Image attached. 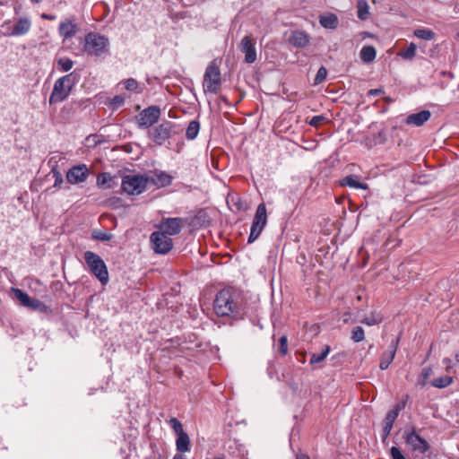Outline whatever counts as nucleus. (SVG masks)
Listing matches in <instances>:
<instances>
[{"mask_svg": "<svg viewBox=\"0 0 459 459\" xmlns=\"http://www.w3.org/2000/svg\"><path fill=\"white\" fill-rule=\"evenodd\" d=\"M238 294L231 289L220 290L213 301V309L219 316L241 317Z\"/></svg>", "mask_w": 459, "mask_h": 459, "instance_id": "obj_1", "label": "nucleus"}, {"mask_svg": "<svg viewBox=\"0 0 459 459\" xmlns=\"http://www.w3.org/2000/svg\"><path fill=\"white\" fill-rule=\"evenodd\" d=\"M83 50L90 56H101L108 53V39L98 32H90L84 38Z\"/></svg>", "mask_w": 459, "mask_h": 459, "instance_id": "obj_2", "label": "nucleus"}, {"mask_svg": "<svg viewBox=\"0 0 459 459\" xmlns=\"http://www.w3.org/2000/svg\"><path fill=\"white\" fill-rule=\"evenodd\" d=\"M74 74L71 73L58 78L54 84L53 91L49 97V103H58L65 100L69 95L75 83Z\"/></svg>", "mask_w": 459, "mask_h": 459, "instance_id": "obj_3", "label": "nucleus"}, {"mask_svg": "<svg viewBox=\"0 0 459 459\" xmlns=\"http://www.w3.org/2000/svg\"><path fill=\"white\" fill-rule=\"evenodd\" d=\"M84 259L91 273L101 284H107L108 282V272L103 259L92 251H86Z\"/></svg>", "mask_w": 459, "mask_h": 459, "instance_id": "obj_4", "label": "nucleus"}, {"mask_svg": "<svg viewBox=\"0 0 459 459\" xmlns=\"http://www.w3.org/2000/svg\"><path fill=\"white\" fill-rule=\"evenodd\" d=\"M221 85V71L215 61L210 63V65L206 67L204 81H203V88L205 93H213L216 94L219 92Z\"/></svg>", "mask_w": 459, "mask_h": 459, "instance_id": "obj_5", "label": "nucleus"}, {"mask_svg": "<svg viewBox=\"0 0 459 459\" xmlns=\"http://www.w3.org/2000/svg\"><path fill=\"white\" fill-rule=\"evenodd\" d=\"M179 133L177 124L171 121H163L150 131L151 139L158 145H162L167 140Z\"/></svg>", "mask_w": 459, "mask_h": 459, "instance_id": "obj_6", "label": "nucleus"}, {"mask_svg": "<svg viewBox=\"0 0 459 459\" xmlns=\"http://www.w3.org/2000/svg\"><path fill=\"white\" fill-rule=\"evenodd\" d=\"M148 181V178L142 175H126L122 179V188L128 195H140L146 189Z\"/></svg>", "mask_w": 459, "mask_h": 459, "instance_id": "obj_7", "label": "nucleus"}, {"mask_svg": "<svg viewBox=\"0 0 459 459\" xmlns=\"http://www.w3.org/2000/svg\"><path fill=\"white\" fill-rule=\"evenodd\" d=\"M267 224V212L266 207L264 203L260 204L255 211L254 220L252 222L250 235L248 237L247 242L253 243L255 240L258 238L261 235L263 230Z\"/></svg>", "mask_w": 459, "mask_h": 459, "instance_id": "obj_8", "label": "nucleus"}, {"mask_svg": "<svg viewBox=\"0 0 459 459\" xmlns=\"http://www.w3.org/2000/svg\"><path fill=\"white\" fill-rule=\"evenodd\" d=\"M405 440L411 446L414 452L424 455L428 459H431L430 446L428 441L419 436L415 429L405 432Z\"/></svg>", "mask_w": 459, "mask_h": 459, "instance_id": "obj_9", "label": "nucleus"}, {"mask_svg": "<svg viewBox=\"0 0 459 459\" xmlns=\"http://www.w3.org/2000/svg\"><path fill=\"white\" fill-rule=\"evenodd\" d=\"M152 247L157 254H167L173 247V241L170 237L167 236L164 232L154 231L152 233L151 238Z\"/></svg>", "mask_w": 459, "mask_h": 459, "instance_id": "obj_10", "label": "nucleus"}, {"mask_svg": "<svg viewBox=\"0 0 459 459\" xmlns=\"http://www.w3.org/2000/svg\"><path fill=\"white\" fill-rule=\"evenodd\" d=\"M160 108L157 106H151L144 108L138 116L140 127L148 128L154 125L160 118Z\"/></svg>", "mask_w": 459, "mask_h": 459, "instance_id": "obj_11", "label": "nucleus"}, {"mask_svg": "<svg viewBox=\"0 0 459 459\" xmlns=\"http://www.w3.org/2000/svg\"><path fill=\"white\" fill-rule=\"evenodd\" d=\"M89 169L85 164L72 167L66 173V179L70 184L75 185L86 181Z\"/></svg>", "mask_w": 459, "mask_h": 459, "instance_id": "obj_12", "label": "nucleus"}, {"mask_svg": "<svg viewBox=\"0 0 459 459\" xmlns=\"http://www.w3.org/2000/svg\"><path fill=\"white\" fill-rule=\"evenodd\" d=\"M184 222L185 220L179 217L164 219L160 223V232H164L169 237L177 235L181 231Z\"/></svg>", "mask_w": 459, "mask_h": 459, "instance_id": "obj_13", "label": "nucleus"}, {"mask_svg": "<svg viewBox=\"0 0 459 459\" xmlns=\"http://www.w3.org/2000/svg\"><path fill=\"white\" fill-rule=\"evenodd\" d=\"M240 51L245 54V62L253 64L256 60L255 42L250 36H245L239 44Z\"/></svg>", "mask_w": 459, "mask_h": 459, "instance_id": "obj_14", "label": "nucleus"}, {"mask_svg": "<svg viewBox=\"0 0 459 459\" xmlns=\"http://www.w3.org/2000/svg\"><path fill=\"white\" fill-rule=\"evenodd\" d=\"M400 338L396 337L395 339L392 340L391 343L388 346V349L386 351H385L380 359L379 368L382 370H385L388 368L389 365L394 360L396 351L398 348Z\"/></svg>", "mask_w": 459, "mask_h": 459, "instance_id": "obj_15", "label": "nucleus"}, {"mask_svg": "<svg viewBox=\"0 0 459 459\" xmlns=\"http://www.w3.org/2000/svg\"><path fill=\"white\" fill-rule=\"evenodd\" d=\"M404 407V404H397L393 410L389 411L384 420L383 425V439L385 440L389 435L393 429L394 422L397 419L400 411Z\"/></svg>", "mask_w": 459, "mask_h": 459, "instance_id": "obj_16", "label": "nucleus"}, {"mask_svg": "<svg viewBox=\"0 0 459 459\" xmlns=\"http://www.w3.org/2000/svg\"><path fill=\"white\" fill-rule=\"evenodd\" d=\"M79 27L74 20L65 19L61 22L58 27V33L64 39H71L76 35Z\"/></svg>", "mask_w": 459, "mask_h": 459, "instance_id": "obj_17", "label": "nucleus"}, {"mask_svg": "<svg viewBox=\"0 0 459 459\" xmlns=\"http://www.w3.org/2000/svg\"><path fill=\"white\" fill-rule=\"evenodd\" d=\"M310 37L304 30L292 31L289 42L296 48H305L309 44Z\"/></svg>", "mask_w": 459, "mask_h": 459, "instance_id": "obj_18", "label": "nucleus"}, {"mask_svg": "<svg viewBox=\"0 0 459 459\" xmlns=\"http://www.w3.org/2000/svg\"><path fill=\"white\" fill-rule=\"evenodd\" d=\"M31 28V22L27 17H21L12 29L11 34L13 36H22L30 31Z\"/></svg>", "mask_w": 459, "mask_h": 459, "instance_id": "obj_19", "label": "nucleus"}, {"mask_svg": "<svg viewBox=\"0 0 459 459\" xmlns=\"http://www.w3.org/2000/svg\"><path fill=\"white\" fill-rule=\"evenodd\" d=\"M430 116L431 113L429 110H422L415 114H411L406 117V124L413 125L415 126H421L430 118Z\"/></svg>", "mask_w": 459, "mask_h": 459, "instance_id": "obj_20", "label": "nucleus"}, {"mask_svg": "<svg viewBox=\"0 0 459 459\" xmlns=\"http://www.w3.org/2000/svg\"><path fill=\"white\" fill-rule=\"evenodd\" d=\"M319 23L325 29L334 30L338 27V17L333 13H328L319 16Z\"/></svg>", "mask_w": 459, "mask_h": 459, "instance_id": "obj_21", "label": "nucleus"}, {"mask_svg": "<svg viewBox=\"0 0 459 459\" xmlns=\"http://www.w3.org/2000/svg\"><path fill=\"white\" fill-rule=\"evenodd\" d=\"M176 447L179 453H186L190 451V438L186 432L178 435L176 440Z\"/></svg>", "mask_w": 459, "mask_h": 459, "instance_id": "obj_22", "label": "nucleus"}, {"mask_svg": "<svg viewBox=\"0 0 459 459\" xmlns=\"http://www.w3.org/2000/svg\"><path fill=\"white\" fill-rule=\"evenodd\" d=\"M360 58L364 63H371L377 56L376 48L373 46H364L360 50Z\"/></svg>", "mask_w": 459, "mask_h": 459, "instance_id": "obj_23", "label": "nucleus"}, {"mask_svg": "<svg viewBox=\"0 0 459 459\" xmlns=\"http://www.w3.org/2000/svg\"><path fill=\"white\" fill-rule=\"evenodd\" d=\"M342 186H348L350 187L357 188V189H367L368 185L366 183H361L358 180V178L354 175H350L345 177L342 181Z\"/></svg>", "mask_w": 459, "mask_h": 459, "instance_id": "obj_24", "label": "nucleus"}, {"mask_svg": "<svg viewBox=\"0 0 459 459\" xmlns=\"http://www.w3.org/2000/svg\"><path fill=\"white\" fill-rule=\"evenodd\" d=\"M383 321V316L377 311H373L369 316L363 318L360 323L368 326L379 325Z\"/></svg>", "mask_w": 459, "mask_h": 459, "instance_id": "obj_25", "label": "nucleus"}, {"mask_svg": "<svg viewBox=\"0 0 459 459\" xmlns=\"http://www.w3.org/2000/svg\"><path fill=\"white\" fill-rule=\"evenodd\" d=\"M200 130V123L196 120H192L186 128V136L188 140H194L198 135Z\"/></svg>", "mask_w": 459, "mask_h": 459, "instance_id": "obj_26", "label": "nucleus"}, {"mask_svg": "<svg viewBox=\"0 0 459 459\" xmlns=\"http://www.w3.org/2000/svg\"><path fill=\"white\" fill-rule=\"evenodd\" d=\"M12 291L13 292L15 298L20 301L22 305H23L26 307H29L32 299L26 292L16 288H13Z\"/></svg>", "mask_w": 459, "mask_h": 459, "instance_id": "obj_27", "label": "nucleus"}, {"mask_svg": "<svg viewBox=\"0 0 459 459\" xmlns=\"http://www.w3.org/2000/svg\"><path fill=\"white\" fill-rule=\"evenodd\" d=\"M152 181L158 186H166L171 184L172 177L165 172H160L155 178H152Z\"/></svg>", "mask_w": 459, "mask_h": 459, "instance_id": "obj_28", "label": "nucleus"}, {"mask_svg": "<svg viewBox=\"0 0 459 459\" xmlns=\"http://www.w3.org/2000/svg\"><path fill=\"white\" fill-rule=\"evenodd\" d=\"M330 351H331L330 346L325 345V347L320 354L314 353L311 355L309 363L311 365L321 363L322 361H324L325 359V358L329 354Z\"/></svg>", "mask_w": 459, "mask_h": 459, "instance_id": "obj_29", "label": "nucleus"}, {"mask_svg": "<svg viewBox=\"0 0 459 459\" xmlns=\"http://www.w3.org/2000/svg\"><path fill=\"white\" fill-rule=\"evenodd\" d=\"M417 46L414 43H411L406 49H403L398 53V56L405 60H412L416 56Z\"/></svg>", "mask_w": 459, "mask_h": 459, "instance_id": "obj_30", "label": "nucleus"}, {"mask_svg": "<svg viewBox=\"0 0 459 459\" xmlns=\"http://www.w3.org/2000/svg\"><path fill=\"white\" fill-rule=\"evenodd\" d=\"M414 36L425 39V40H431L435 38V32L429 29H417L413 32Z\"/></svg>", "mask_w": 459, "mask_h": 459, "instance_id": "obj_31", "label": "nucleus"}, {"mask_svg": "<svg viewBox=\"0 0 459 459\" xmlns=\"http://www.w3.org/2000/svg\"><path fill=\"white\" fill-rule=\"evenodd\" d=\"M112 180V177L109 173L102 172L97 177V186L104 188H110L111 186L108 183Z\"/></svg>", "mask_w": 459, "mask_h": 459, "instance_id": "obj_32", "label": "nucleus"}, {"mask_svg": "<svg viewBox=\"0 0 459 459\" xmlns=\"http://www.w3.org/2000/svg\"><path fill=\"white\" fill-rule=\"evenodd\" d=\"M452 382H453V378L451 377L445 376V377H439L435 378L431 382V385L437 388H445V387L448 386Z\"/></svg>", "mask_w": 459, "mask_h": 459, "instance_id": "obj_33", "label": "nucleus"}, {"mask_svg": "<svg viewBox=\"0 0 459 459\" xmlns=\"http://www.w3.org/2000/svg\"><path fill=\"white\" fill-rule=\"evenodd\" d=\"M29 307L42 313H48L50 311L49 307L47 305H45L42 301L37 299H31Z\"/></svg>", "mask_w": 459, "mask_h": 459, "instance_id": "obj_34", "label": "nucleus"}, {"mask_svg": "<svg viewBox=\"0 0 459 459\" xmlns=\"http://www.w3.org/2000/svg\"><path fill=\"white\" fill-rule=\"evenodd\" d=\"M351 339L354 342H360L365 339V332L361 326H356L351 331Z\"/></svg>", "mask_w": 459, "mask_h": 459, "instance_id": "obj_35", "label": "nucleus"}, {"mask_svg": "<svg viewBox=\"0 0 459 459\" xmlns=\"http://www.w3.org/2000/svg\"><path fill=\"white\" fill-rule=\"evenodd\" d=\"M113 235L111 233L101 231V230H93L92 231V238L100 241H108L112 239Z\"/></svg>", "mask_w": 459, "mask_h": 459, "instance_id": "obj_36", "label": "nucleus"}, {"mask_svg": "<svg viewBox=\"0 0 459 459\" xmlns=\"http://www.w3.org/2000/svg\"><path fill=\"white\" fill-rule=\"evenodd\" d=\"M119 84H123L125 89L131 91H136L139 88L138 82L134 78L126 79L121 82Z\"/></svg>", "mask_w": 459, "mask_h": 459, "instance_id": "obj_37", "label": "nucleus"}, {"mask_svg": "<svg viewBox=\"0 0 459 459\" xmlns=\"http://www.w3.org/2000/svg\"><path fill=\"white\" fill-rule=\"evenodd\" d=\"M368 5L366 1H359L358 3V17L360 20H365L367 18Z\"/></svg>", "mask_w": 459, "mask_h": 459, "instance_id": "obj_38", "label": "nucleus"}, {"mask_svg": "<svg viewBox=\"0 0 459 459\" xmlns=\"http://www.w3.org/2000/svg\"><path fill=\"white\" fill-rule=\"evenodd\" d=\"M58 65L64 72H68L73 68L74 62L70 58H59L57 60Z\"/></svg>", "mask_w": 459, "mask_h": 459, "instance_id": "obj_39", "label": "nucleus"}, {"mask_svg": "<svg viewBox=\"0 0 459 459\" xmlns=\"http://www.w3.org/2000/svg\"><path fill=\"white\" fill-rule=\"evenodd\" d=\"M169 426L173 429L174 432L178 435L184 433L183 426L177 418H171L169 421Z\"/></svg>", "mask_w": 459, "mask_h": 459, "instance_id": "obj_40", "label": "nucleus"}, {"mask_svg": "<svg viewBox=\"0 0 459 459\" xmlns=\"http://www.w3.org/2000/svg\"><path fill=\"white\" fill-rule=\"evenodd\" d=\"M326 76H327V69L325 66H321L318 69L316 75L315 77V84H319V83L323 82L326 79Z\"/></svg>", "mask_w": 459, "mask_h": 459, "instance_id": "obj_41", "label": "nucleus"}, {"mask_svg": "<svg viewBox=\"0 0 459 459\" xmlns=\"http://www.w3.org/2000/svg\"><path fill=\"white\" fill-rule=\"evenodd\" d=\"M279 352L281 356H285L288 353V339L285 335L279 339Z\"/></svg>", "mask_w": 459, "mask_h": 459, "instance_id": "obj_42", "label": "nucleus"}, {"mask_svg": "<svg viewBox=\"0 0 459 459\" xmlns=\"http://www.w3.org/2000/svg\"><path fill=\"white\" fill-rule=\"evenodd\" d=\"M326 117L323 115L315 116L313 117L308 124L313 127H319L321 125H323L326 121Z\"/></svg>", "mask_w": 459, "mask_h": 459, "instance_id": "obj_43", "label": "nucleus"}, {"mask_svg": "<svg viewBox=\"0 0 459 459\" xmlns=\"http://www.w3.org/2000/svg\"><path fill=\"white\" fill-rule=\"evenodd\" d=\"M52 174H53V177L55 178L54 186L59 187L64 182L62 174L56 169H52Z\"/></svg>", "mask_w": 459, "mask_h": 459, "instance_id": "obj_44", "label": "nucleus"}, {"mask_svg": "<svg viewBox=\"0 0 459 459\" xmlns=\"http://www.w3.org/2000/svg\"><path fill=\"white\" fill-rule=\"evenodd\" d=\"M390 455L392 459H406L402 454L401 450L397 446H392L390 449Z\"/></svg>", "mask_w": 459, "mask_h": 459, "instance_id": "obj_45", "label": "nucleus"}, {"mask_svg": "<svg viewBox=\"0 0 459 459\" xmlns=\"http://www.w3.org/2000/svg\"><path fill=\"white\" fill-rule=\"evenodd\" d=\"M125 102V97L121 96V95H117V96H115L113 99H111L110 100V104L115 108H119L120 106H122Z\"/></svg>", "mask_w": 459, "mask_h": 459, "instance_id": "obj_46", "label": "nucleus"}, {"mask_svg": "<svg viewBox=\"0 0 459 459\" xmlns=\"http://www.w3.org/2000/svg\"><path fill=\"white\" fill-rule=\"evenodd\" d=\"M383 93H384V91L382 89H371L368 91V96H378Z\"/></svg>", "mask_w": 459, "mask_h": 459, "instance_id": "obj_47", "label": "nucleus"}, {"mask_svg": "<svg viewBox=\"0 0 459 459\" xmlns=\"http://www.w3.org/2000/svg\"><path fill=\"white\" fill-rule=\"evenodd\" d=\"M443 364L446 366V371H449V369L452 368V360L449 358H445L443 359Z\"/></svg>", "mask_w": 459, "mask_h": 459, "instance_id": "obj_48", "label": "nucleus"}, {"mask_svg": "<svg viewBox=\"0 0 459 459\" xmlns=\"http://www.w3.org/2000/svg\"><path fill=\"white\" fill-rule=\"evenodd\" d=\"M296 459H310L308 455H304V454H300V455H297V458Z\"/></svg>", "mask_w": 459, "mask_h": 459, "instance_id": "obj_49", "label": "nucleus"}, {"mask_svg": "<svg viewBox=\"0 0 459 459\" xmlns=\"http://www.w3.org/2000/svg\"><path fill=\"white\" fill-rule=\"evenodd\" d=\"M41 18H43V19H47V20H53V19H54V16H52V15H48V14H46V13H43V14L41 15Z\"/></svg>", "mask_w": 459, "mask_h": 459, "instance_id": "obj_50", "label": "nucleus"}, {"mask_svg": "<svg viewBox=\"0 0 459 459\" xmlns=\"http://www.w3.org/2000/svg\"><path fill=\"white\" fill-rule=\"evenodd\" d=\"M173 459H186L182 455L177 454L174 455Z\"/></svg>", "mask_w": 459, "mask_h": 459, "instance_id": "obj_51", "label": "nucleus"}, {"mask_svg": "<svg viewBox=\"0 0 459 459\" xmlns=\"http://www.w3.org/2000/svg\"><path fill=\"white\" fill-rule=\"evenodd\" d=\"M362 35H363V39L372 37V35L367 31L363 32Z\"/></svg>", "mask_w": 459, "mask_h": 459, "instance_id": "obj_52", "label": "nucleus"}, {"mask_svg": "<svg viewBox=\"0 0 459 459\" xmlns=\"http://www.w3.org/2000/svg\"><path fill=\"white\" fill-rule=\"evenodd\" d=\"M237 206H238V210H242L243 209V206H242V204L240 203V200L237 203Z\"/></svg>", "mask_w": 459, "mask_h": 459, "instance_id": "obj_53", "label": "nucleus"}, {"mask_svg": "<svg viewBox=\"0 0 459 459\" xmlns=\"http://www.w3.org/2000/svg\"><path fill=\"white\" fill-rule=\"evenodd\" d=\"M455 358L456 362L459 363V351L455 354Z\"/></svg>", "mask_w": 459, "mask_h": 459, "instance_id": "obj_54", "label": "nucleus"}, {"mask_svg": "<svg viewBox=\"0 0 459 459\" xmlns=\"http://www.w3.org/2000/svg\"><path fill=\"white\" fill-rule=\"evenodd\" d=\"M32 3L34 4H39V2H41V0H30Z\"/></svg>", "mask_w": 459, "mask_h": 459, "instance_id": "obj_55", "label": "nucleus"}, {"mask_svg": "<svg viewBox=\"0 0 459 459\" xmlns=\"http://www.w3.org/2000/svg\"><path fill=\"white\" fill-rule=\"evenodd\" d=\"M428 377H429V373H428V372H426V373L424 374V379H427V378H428Z\"/></svg>", "mask_w": 459, "mask_h": 459, "instance_id": "obj_56", "label": "nucleus"}, {"mask_svg": "<svg viewBox=\"0 0 459 459\" xmlns=\"http://www.w3.org/2000/svg\"><path fill=\"white\" fill-rule=\"evenodd\" d=\"M213 459H223V458H221V457H215V458H213Z\"/></svg>", "mask_w": 459, "mask_h": 459, "instance_id": "obj_57", "label": "nucleus"}]
</instances>
